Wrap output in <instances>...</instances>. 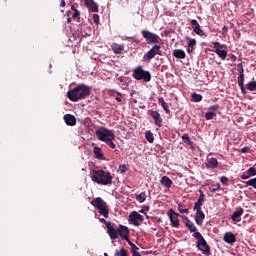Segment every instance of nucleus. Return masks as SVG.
<instances>
[{"mask_svg": "<svg viewBox=\"0 0 256 256\" xmlns=\"http://www.w3.org/2000/svg\"><path fill=\"white\" fill-rule=\"evenodd\" d=\"M186 227L189 229L190 233L192 234V237L197 240V249L203 253V255L209 256L211 255V247H209V244H207V240L203 237L201 232L197 231V227L195 224L191 221Z\"/></svg>", "mask_w": 256, "mask_h": 256, "instance_id": "obj_1", "label": "nucleus"}, {"mask_svg": "<svg viewBox=\"0 0 256 256\" xmlns=\"http://www.w3.org/2000/svg\"><path fill=\"white\" fill-rule=\"evenodd\" d=\"M89 95H91V87L85 84H79L67 92L68 99L74 103L86 99Z\"/></svg>", "mask_w": 256, "mask_h": 256, "instance_id": "obj_2", "label": "nucleus"}, {"mask_svg": "<svg viewBox=\"0 0 256 256\" xmlns=\"http://www.w3.org/2000/svg\"><path fill=\"white\" fill-rule=\"evenodd\" d=\"M95 135L98 141H103V143H106L110 149L117 148V145L113 142L115 140V132H113V130H109L106 127L101 126L95 131Z\"/></svg>", "mask_w": 256, "mask_h": 256, "instance_id": "obj_3", "label": "nucleus"}, {"mask_svg": "<svg viewBox=\"0 0 256 256\" xmlns=\"http://www.w3.org/2000/svg\"><path fill=\"white\" fill-rule=\"evenodd\" d=\"M91 179L98 185H111V183H113L111 173L104 170H92Z\"/></svg>", "mask_w": 256, "mask_h": 256, "instance_id": "obj_4", "label": "nucleus"}, {"mask_svg": "<svg viewBox=\"0 0 256 256\" xmlns=\"http://www.w3.org/2000/svg\"><path fill=\"white\" fill-rule=\"evenodd\" d=\"M91 205H93V207L99 211L102 217L109 219V206L105 200H103L101 197H97L91 201Z\"/></svg>", "mask_w": 256, "mask_h": 256, "instance_id": "obj_5", "label": "nucleus"}, {"mask_svg": "<svg viewBox=\"0 0 256 256\" xmlns=\"http://www.w3.org/2000/svg\"><path fill=\"white\" fill-rule=\"evenodd\" d=\"M132 77L136 81H144V83H149V81H151V72L143 69V66H138L133 70Z\"/></svg>", "mask_w": 256, "mask_h": 256, "instance_id": "obj_6", "label": "nucleus"}, {"mask_svg": "<svg viewBox=\"0 0 256 256\" xmlns=\"http://www.w3.org/2000/svg\"><path fill=\"white\" fill-rule=\"evenodd\" d=\"M161 53H163L161 45H154L146 54H144L143 61L150 63L151 59H155V56L161 55Z\"/></svg>", "mask_w": 256, "mask_h": 256, "instance_id": "obj_7", "label": "nucleus"}, {"mask_svg": "<svg viewBox=\"0 0 256 256\" xmlns=\"http://www.w3.org/2000/svg\"><path fill=\"white\" fill-rule=\"evenodd\" d=\"M141 33L148 45H157L159 43V35L149 30H142Z\"/></svg>", "mask_w": 256, "mask_h": 256, "instance_id": "obj_8", "label": "nucleus"}, {"mask_svg": "<svg viewBox=\"0 0 256 256\" xmlns=\"http://www.w3.org/2000/svg\"><path fill=\"white\" fill-rule=\"evenodd\" d=\"M213 49L214 53L222 59V61H225L227 59V45L225 44H220L219 42H213Z\"/></svg>", "mask_w": 256, "mask_h": 256, "instance_id": "obj_9", "label": "nucleus"}, {"mask_svg": "<svg viewBox=\"0 0 256 256\" xmlns=\"http://www.w3.org/2000/svg\"><path fill=\"white\" fill-rule=\"evenodd\" d=\"M100 223H103L104 225H106L107 233L110 237V239H112V241H114L115 239H117V229H115V227H113V223L111 222H107V220H105V218H99Z\"/></svg>", "mask_w": 256, "mask_h": 256, "instance_id": "obj_10", "label": "nucleus"}, {"mask_svg": "<svg viewBox=\"0 0 256 256\" xmlns=\"http://www.w3.org/2000/svg\"><path fill=\"white\" fill-rule=\"evenodd\" d=\"M140 221V222H139ZM144 219H143V215L139 214L137 211H133L130 215H129V222L134 225L135 227H139V225H141V223H143Z\"/></svg>", "mask_w": 256, "mask_h": 256, "instance_id": "obj_11", "label": "nucleus"}, {"mask_svg": "<svg viewBox=\"0 0 256 256\" xmlns=\"http://www.w3.org/2000/svg\"><path fill=\"white\" fill-rule=\"evenodd\" d=\"M148 115L152 117V119L154 120V125H156V127H163V118L157 110H149Z\"/></svg>", "mask_w": 256, "mask_h": 256, "instance_id": "obj_12", "label": "nucleus"}, {"mask_svg": "<svg viewBox=\"0 0 256 256\" xmlns=\"http://www.w3.org/2000/svg\"><path fill=\"white\" fill-rule=\"evenodd\" d=\"M117 233V239L120 238L124 241H128L129 239V228L127 226H124L123 224H120L118 229H116Z\"/></svg>", "mask_w": 256, "mask_h": 256, "instance_id": "obj_13", "label": "nucleus"}, {"mask_svg": "<svg viewBox=\"0 0 256 256\" xmlns=\"http://www.w3.org/2000/svg\"><path fill=\"white\" fill-rule=\"evenodd\" d=\"M167 215L170 219L171 226L176 228L179 227V217H181V215L173 209L168 210Z\"/></svg>", "mask_w": 256, "mask_h": 256, "instance_id": "obj_14", "label": "nucleus"}, {"mask_svg": "<svg viewBox=\"0 0 256 256\" xmlns=\"http://www.w3.org/2000/svg\"><path fill=\"white\" fill-rule=\"evenodd\" d=\"M85 6L89 11L92 13H99V5L96 3L95 0H84Z\"/></svg>", "mask_w": 256, "mask_h": 256, "instance_id": "obj_15", "label": "nucleus"}, {"mask_svg": "<svg viewBox=\"0 0 256 256\" xmlns=\"http://www.w3.org/2000/svg\"><path fill=\"white\" fill-rule=\"evenodd\" d=\"M243 213L244 210L242 207L236 208L231 216L232 221H234V223H241V215H243Z\"/></svg>", "mask_w": 256, "mask_h": 256, "instance_id": "obj_16", "label": "nucleus"}, {"mask_svg": "<svg viewBox=\"0 0 256 256\" xmlns=\"http://www.w3.org/2000/svg\"><path fill=\"white\" fill-rule=\"evenodd\" d=\"M63 119L69 127H75L77 125V118L72 114H65Z\"/></svg>", "mask_w": 256, "mask_h": 256, "instance_id": "obj_17", "label": "nucleus"}, {"mask_svg": "<svg viewBox=\"0 0 256 256\" xmlns=\"http://www.w3.org/2000/svg\"><path fill=\"white\" fill-rule=\"evenodd\" d=\"M195 221L201 227L203 225V221H205V213H203L202 209H196Z\"/></svg>", "mask_w": 256, "mask_h": 256, "instance_id": "obj_18", "label": "nucleus"}, {"mask_svg": "<svg viewBox=\"0 0 256 256\" xmlns=\"http://www.w3.org/2000/svg\"><path fill=\"white\" fill-rule=\"evenodd\" d=\"M200 191V196L198 197V200L194 204V210L201 209L203 207V203H205V193H203L202 190Z\"/></svg>", "mask_w": 256, "mask_h": 256, "instance_id": "obj_19", "label": "nucleus"}, {"mask_svg": "<svg viewBox=\"0 0 256 256\" xmlns=\"http://www.w3.org/2000/svg\"><path fill=\"white\" fill-rule=\"evenodd\" d=\"M185 39L188 41L187 53H193V49H195V45H197V40L189 36H186Z\"/></svg>", "mask_w": 256, "mask_h": 256, "instance_id": "obj_20", "label": "nucleus"}, {"mask_svg": "<svg viewBox=\"0 0 256 256\" xmlns=\"http://www.w3.org/2000/svg\"><path fill=\"white\" fill-rule=\"evenodd\" d=\"M224 241L225 243H228L229 245H233L235 241H237V237L232 232H227L224 234Z\"/></svg>", "mask_w": 256, "mask_h": 256, "instance_id": "obj_21", "label": "nucleus"}, {"mask_svg": "<svg viewBox=\"0 0 256 256\" xmlns=\"http://www.w3.org/2000/svg\"><path fill=\"white\" fill-rule=\"evenodd\" d=\"M111 49H112L113 53H115L116 55H119V54H121V52H123L125 50V45L113 43L111 45Z\"/></svg>", "mask_w": 256, "mask_h": 256, "instance_id": "obj_22", "label": "nucleus"}, {"mask_svg": "<svg viewBox=\"0 0 256 256\" xmlns=\"http://www.w3.org/2000/svg\"><path fill=\"white\" fill-rule=\"evenodd\" d=\"M207 169H217L219 167V161H217V158H210L206 162Z\"/></svg>", "mask_w": 256, "mask_h": 256, "instance_id": "obj_23", "label": "nucleus"}, {"mask_svg": "<svg viewBox=\"0 0 256 256\" xmlns=\"http://www.w3.org/2000/svg\"><path fill=\"white\" fill-rule=\"evenodd\" d=\"M160 183L161 185H163V187H167V189H171L173 185V180H171L169 176H163L160 180Z\"/></svg>", "mask_w": 256, "mask_h": 256, "instance_id": "obj_24", "label": "nucleus"}, {"mask_svg": "<svg viewBox=\"0 0 256 256\" xmlns=\"http://www.w3.org/2000/svg\"><path fill=\"white\" fill-rule=\"evenodd\" d=\"M94 155L96 159L100 161H105V155L103 154V150L99 146L94 147Z\"/></svg>", "mask_w": 256, "mask_h": 256, "instance_id": "obj_25", "label": "nucleus"}, {"mask_svg": "<svg viewBox=\"0 0 256 256\" xmlns=\"http://www.w3.org/2000/svg\"><path fill=\"white\" fill-rule=\"evenodd\" d=\"M158 103L161 104V107L164 109L165 113L167 115L171 114V110L169 109V104L165 102V99L163 97L158 98Z\"/></svg>", "mask_w": 256, "mask_h": 256, "instance_id": "obj_26", "label": "nucleus"}, {"mask_svg": "<svg viewBox=\"0 0 256 256\" xmlns=\"http://www.w3.org/2000/svg\"><path fill=\"white\" fill-rule=\"evenodd\" d=\"M173 57L176 59H185L187 57V54H185V51L182 49H175L173 51Z\"/></svg>", "mask_w": 256, "mask_h": 256, "instance_id": "obj_27", "label": "nucleus"}, {"mask_svg": "<svg viewBox=\"0 0 256 256\" xmlns=\"http://www.w3.org/2000/svg\"><path fill=\"white\" fill-rule=\"evenodd\" d=\"M238 85L243 95L247 94V91L245 90V78H238Z\"/></svg>", "mask_w": 256, "mask_h": 256, "instance_id": "obj_28", "label": "nucleus"}, {"mask_svg": "<svg viewBox=\"0 0 256 256\" xmlns=\"http://www.w3.org/2000/svg\"><path fill=\"white\" fill-rule=\"evenodd\" d=\"M147 199V194L145 192H141L140 194L136 195V200L138 203H145Z\"/></svg>", "mask_w": 256, "mask_h": 256, "instance_id": "obj_29", "label": "nucleus"}, {"mask_svg": "<svg viewBox=\"0 0 256 256\" xmlns=\"http://www.w3.org/2000/svg\"><path fill=\"white\" fill-rule=\"evenodd\" d=\"M192 101H194V103H199L200 101H203V95L193 93L192 94Z\"/></svg>", "mask_w": 256, "mask_h": 256, "instance_id": "obj_30", "label": "nucleus"}, {"mask_svg": "<svg viewBox=\"0 0 256 256\" xmlns=\"http://www.w3.org/2000/svg\"><path fill=\"white\" fill-rule=\"evenodd\" d=\"M145 138L148 141V143H153L155 141V137L153 136L151 131H146Z\"/></svg>", "mask_w": 256, "mask_h": 256, "instance_id": "obj_31", "label": "nucleus"}, {"mask_svg": "<svg viewBox=\"0 0 256 256\" xmlns=\"http://www.w3.org/2000/svg\"><path fill=\"white\" fill-rule=\"evenodd\" d=\"M193 31L196 35H199V37H207V34L201 29V26L194 28Z\"/></svg>", "mask_w": 256, "mask_h": 256, "instance_id": "obj_32", "label": "nucleus"}, {"mask_svg": "<svg viewBox=\"0 0 256 256\" xmlns=\"http://www.w3.org/2000/svg\"><path fill=\"white\" fill-rule=\"evenodd\" d=\"M238 71L240 73L238 76V79H245V74H244L245 70L243 69L242 63L238 64Z\"/></svg>", "mask_w": 256, "mask_h": 256, "instance_id": "obj_33", "label": "nucleus"}, {"mask_svg": "<svg viewBox=\"0 0 256 256\" xmlns=\"http://www.w3.org/2000/svg\"><path fill=\"white\" fill-rule=\"evenodd\" d=\"M246 89H248V91H256V81H250L247 83Z\"/></svg>", "mask_w": 256, "mask_h": 256, "instance_id": "obj_34", "label": "nucleus"}, {"mask_svg": "<svg viewBox=\"0 0 256 256\" xmlns=\"http://www.w3.org/2000/svg\"><path fill=\"white\" fill-rule=\"evenodd\" d=\"M214 117H217V113L215 112H210L208 111L206 114H205V119L207 121H211V119H214Z\"/></svg>", "mask_w": 256, "mask_h": 256, "instance_id": "obj_35", "label": "nucleus"}, {"mask_svg": "<svg viewBox=\"0 0 256 256\" xmlns=\"http://www.w3.org/2000/svg\"><path fill=\"white\" fill-rule=\"evenodd\" d=\"M182 141H184V143H186V145H193V142L191 141L189 134H184L182 136Z\"/></svg>", "mask_w": 256, "mask_h": 256, "instance_id": "obj_36", "label": "nucleus"}, {"mask_svg": "<svg viewBox=\"0 0 256 256\" xmlns=\"http://www.w3.org/2000/svg\"><path fill=\"white\" fill-rule=\"evenodd\" d=\"M115 256H129L125 248H121L120 251L115 252Z\"/></svg>", "mask_w": 256, "mask_h": 256, "instance_id": "obj_37", "label": "nucleus"}, {"mask_svg": "<svg viewBox=\"0 0 256 256\" xmlns=\"http://www.w3.org/2000/svg\"><path fill=\"white\" fill-rule=\"evenodd\" d=\"M221 189V184L217 183V184H212L210 186V191H212L213 193H215V191H219Z\"/></svg>", "mask_w": 256, "mask_h": 256, "instance_id": "obj_38", "label": "nucleus"}, {"mask_svg": "<svg viewBox=\"0 0 256 256\" xmlns=\"http://www.w3.org/2000/svg\"><path fill=\"white\" fill-rule=\"evenodd\" d=\"M246 185H247V187L250 186V187H254V189H256V178L248 180L246 182Z\"/></svg>", "mask_w": 256, "mask_h": 256, "instance_id": "obj_39", "label": "nucleus"}, {"mask_svg": "<svg viewBox=\"0 0 256 256\" xmlns=\"http://www.w3.org/2000/svg\"><path fill=\"white\" fill-rule=\"evenodd\" d=\"M248 173H250V176H251V177H255V175H256V164L253 165V167H250V168L248 169Z\"/></svg>", "mask_w": 256, "mask_h": 256, "instance_id": "obj_40", "label": "nucleus"}, {"mask_svg": "<svg viewBox=\"0 0 256 256\" xmlns=\"http://www.w3.org/2000/svg\"><path fill=\"white\" fill-rule=\"evenodd\" d=\"M191 25H192V29H197L199 27H201V25H199V22L195 19L190 21Z\"/></svg>", "mask_w": 256, "mask_h": 256, "instance_id": "obj_41", "label": "nucleus"}, {"mask_svg": "<svg viewBox=\"0 0 256 256\" xmlns=\"http://www.w3.org/2000/svg\"><path fill=\"white\" fill-rule=\"evenodd\" d=\"M126 241H127L128 245H130V247L132 248V252L139 250V247H137V245H135L134 243H132V242L129 240V238H128V240H126Z\"/></svg>", "mask_w": 256, "mask_h": 256, "instance_id": "obj_42", "label": "nucleus"}, {"mask_svg": "<svg viewBox=\"0 0 256 256\" xmlns=\"http://www.w3.org/2000/svg\"><path fill=\"white\" fill-rule=\"evenodd\" d=\"M219 110V105H212L208 108V111H210V113H215L216 111Z\"/></svg>", "mask_w": 256, "mask_h": 256, "instance_id": "obj_43", "label": "nucleus"}, {"mask_svg": "<svg viewBox=\"0 0 256 256\" xmlns=\"http://www.w3.org/2000/svg\"><path fill=\"white\" fill-rule=\"evenodd\" d=\"M72 19H78V21L81 19V12L78 10L73 13Z\"/></svg>", "mask_w": 256, "mask_h": 256, "instance_id": "obj_44", "label": "nucleus"}, {"mask_svg": "<svg viewBox=\"0 0 256 256\" xmlns=\"http://www.w3.org/2000/svg\"><path fill=\"white\" fill-rule=\"evenodd\" d=\"M120 173H127V165L122 164L119 166Z\"/></svg>", "mask_w": 256, "mask_h": 256, "instance_id": "obj_45", "label": "nucleus"}, {"mask_svg": "<svg viewBox=\"0 0 256 256\" xmlns=\"http://www.w3.org/2000/svg\"><path fill=\"white\" fill-rule=\"evenodd\" d=\"M249 177H251V174L249 173V170H247L246 172H244L241 175V179H249Z\"/></svg>", "mask_w": 256, "mask_h": 256, "instance_id": "obj_46", "label": "nucleus"}, {"mask_svg": "<svg viewBox=\"0 0 256 256\" xmlns=\"http://www.w3.org/2000/svg\"><path fill=\"white\" fill-rule=\"evenodd\" d=\"M220 181L223 185H227V183H229V178H227V176H222Z\"/></svg>", "mask_w": 256, "mask_h": 256, "instance_id": "obj_47", "label": "nucleus"}, {"mask_svg": "<svg viewBox=\"0 0 256 256\" xmlns=\"http://www.w3.org/2000/svg\"><path fill=\"white\" fill-rule=\"evenodd\" d=\"M178 211L179 213H189V209H183V206L182 205H179L178 206Z\"/></svg>", "mask_w": 256, "mask_h": 256, "instance_id": "obj_48", "label": "nucleus"}, {"mask_svg": "<svg viewBox=\"0 0 256 256\" xmlns=\"http://www.w3.org/2000/svg\"><path fill=\"white\" fill-rule=\"evenodd\" d=\"M93 21L95 25H99V14H93Z\"/></svg>", "mask_w": 256, "mask_h": 256, "instance_id": "obj_49", "label": "nucleus"}, {"mask_svg": "<svg viewBox=\"0 0 256 256\" xmlns=\"http://www.w3.org/2000/svg\"><path fill=\"white\" fill-rule=\"evenodd\" d=\"M182 219L184 220V224L187 227L188 224L191 223V220L187 216H182Z\"/></svg>", "mask_w": 256, "mask_h": 256, "instance_id": "obj_50", "label": "nucleus"}, {"mask_svg": "<svg viewBox=\"0 0 256 256\" xmlns=\"http://www.w3.org/2000/svg\"><path fill=\"white\" fill-rule=\"evenodd\" d=\"M251 151V148L249 146H245L241 149V153H249Z\"/></svg>", "mask_w": 256, "mask_h": 256, "instance_id": "obj_51", "label": "nucleus"}, {"mask_svg": "<svg viewBox=\"0 0 256 256\" xmlns=\"http://www.w3.org/2000/svg\"><path fill=\"white\" fill-rule=\"evenodd\" d=\"M116 101H118V103H121V93H117V96L115 97Z\"/></svg>", "mask_w": 256, "mask_h": 256, "instance_id": "obj_52", "label": "nucleus"}, {"mask_svg": "<svg viewBox=\"0 0 256 256\" xmlns=\"http://www.w3.org/2000/svg\"><path fill=\"white\" fill-rule=\"evenodd\" d=\"M230 59L231 61H237V56H235L234 54H231Z\"/></svg>", "mask_w": 256, "mask_h": 256, "instance_id": "obj_53", "label": "nucleus"}, {"mask_svg": "<svg viewBox=\"0 0 256 256\" xmlns=\"http://www.w3.org/2000/svg\"><path fill=\"white\" fill-rule=\"evenodd\" d=\"M132 255H133V256H141V253H139L137 250H134V251L132 252Z\"/></svg>", "mask_w": 256, "mask_h": 256, "instance_id": "obj_54", "label": "nucleus"}, {"mask_svg": "<svg viewBox=\"0 0 256 256\" xmlns=\"http://www.w3.org/2000/svg\"><path fill=\"white\" fill-rule=\"evenodd\" d=\"M222 31L223 33H227V31H229V27L223 26Z\"/></svg>", "mask_w": 256, "mask_h": 256, "instance_id": "obj_55", "label": "nucleus"}, {"mask_svg": "<svg viewBox=\"0 0 256 256\" xmlns=\"http://www.w3.org/2000/svg\"><path fill=\"white\" fill-rule=\"evenodd\" d=\"M65 5H66L65 0H61L60 7H65Z\"/></svg>", "mask_w": 256, "mask_h": 256, "instance_id": "obj_56", "label": "nucleus"}, {"mask_svg": "<svg viewBox=\"0 0 256 256\" xmlns=\"http://www.w3.org/2000/svg\"><path fill=\"white\" fill-rule=\"evenodd\" d=\"M71 10L74 11V12L79 11V10H77V7H75V5H72V6H71Z\"/></svg>", "mask_w": 256, "mask_h": 256, "instance_id": "obj_57", "label": "nucleus"}, {"mask_svg": "<svg viewBox=\"0 0 256 256\" xmlns=\"http://www.w3.org/2000/svg\"><path fill=\"white\" fill-rule=\"evenodd\" d=\"M144 211H149V206H144Z\"/></svg>", "mask_w": 256, "mask_h": 256, "instance_id": "obj_58", "label": "nucleus"}, {"mask_svg": "<svg viewBox=\"0 0 256 256\" xmlns=\"http://www.w3.org/2000/svg\"><path fill=\"white\" fill-rule=\"evenodd\" d=\"M139 213H145V210H144V209H142V210H140V211H139Z\"/></svg>", "mask_w": 256, "mask_h": 256, "instance_id": "obj_59", "label": "nucleus"}, {"mask_svg": "<svg viewBox=\"0 0 256 256\" xmlns=\"http://www.w3.org/2000/svg\"><path fill=\"white\" fill-rule=\"evenodd\" d=\"M70 21H71V18H68V19H67V23H69Z\"/></svg>", "mask_w": 256, "mask_h": 256, "instance_id": "obj_60", "label": "nucleus"}, {"mask_svg": "<svg viewBox=\"0 0 256 256\" xmlns=\"http://www.w3.org/2000/svg\"><path fill=\"white\" fill-rule=\"evenodd\" d=\"M88 121H89V118H86V119H85V123H87Z\"/></svg>", "mask_w": 256, "mask_h": 256, "instance_id": "obj_61", "label": "nucleus"}]
</instances>
